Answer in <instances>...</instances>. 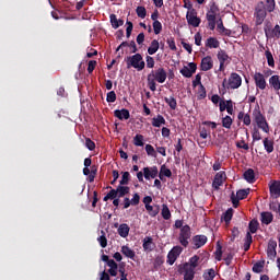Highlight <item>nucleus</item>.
Returning a JSON list of instances; mask_svg holds the SVG:
<instances>
[{"mask_svg":"<svg viewBox=\"0 0 280 280\" xmlns=\"http://www.w3.org/2000/svg\"><path fill=\"white\" fill-rule=\"evenodd\" d=\"M165 80H167V71L163 67L152 70L147 77L148 86L153 92L156 91V82L163 84Z\"/></svg>","mask_w":280,"mask_h":280,"instance_id":"nucleus-1","label":"nucleus"},{"mask_svg":"<svg viewBox=\"0 0 280 280\" xmlns=\"http://www.w3.org/2000/svg\"><path fill=\"white\" fill-rule=\"evenodd\" d=\"M218 16H220V7L215 2L210 4V9L206 13V20L208 22V30L213 32L215 30V24L218 21Z\"/></svg>","mask_w":280,"mask_h":280,"instance_id":"nucleus-2","label":"nucleus"},{"mask_svg":"<svg viewBox=\"0 0 280 280\" xmlns=\"http://www.w3.org/2000/svg\"><path fill=\"white\" fill-rule=\"evenodd\" d=\"M125 62L127 63V69H137V71H143L145 69V61L143 60V56L139 52H135L133 56H128L125 59Z\"/></svg>","mask_w":280,"mask_h":280,"instance_id":"nucleus-3","label":"nucleus"},{"mask_svg":"<svg viewBox=\"0 0 280 280\" xmlns=\"http://www.w3.org/2000/svg\"><path fill=\"white\" fill-rule=\"evenodd\" d=\"M267 16H268V11L266 10V3H264V1L258 2L254 11V19H255L256 25L257 26L262 25Z\"/></svg>","mask_w":280,"mask_h":280,"instance_id":"nucleus-4","label":"nucleus"},{"mask_svg":"<svg viewBox=\"0 0 280 280\" xmlns=\"http://www.w3.org/2000/svg\"><path fill=\"white\" fill-rule=\"evenodd\" d=\"M223 89H240L242 86V77L237 72H232L229 79H224L222 82Z\"/></svg>","mask_w":280,"mask_h":280,"instance_id":"nucleus-5","label":"nucleus"},{"mask_svg":"<svg viewBox=\"0 0 280 280\" xmlns=\"http://www.w3.org/2000/svg\"><path fill=\"white\" fill-rule=\"evenodd\" d=\"M189 240H191V228L189 225H184L180 229L178 242L184 248H187V246H189Z\"/></svg>","mask_w":280,"mask_h":280,"instance_id":"nucleus-6","label":"nucleus"},{"mask_svg":"<svg viewBox=\"0 0 280 280\" xmlns=\"http://www.w3.org/2000/svg\"><path fill=\"white\" fill-rule=\"evenodd\" d=\"M248 194H250V188L247 189H240L238 191L232 192L231 195V201L235 209L240 207V200H245V198H248Z\"/></svg>","mask_w":280,"mask_h":280,"instance_id":"nucleus-7","label":"nucleus"},{"mask_svg":"<svg viewBox=\"0 0 280 280\" xmlns=\"http://www.w3.org/2000/svg\"><path fill=\"white\" fill-rule=\"evenodd\" d=\"M254 121L262 130V132H270V126H268V121L266 120V116L261 114V112L254 113Z\"/></svg>","mask_w":280,"mask_h":280,"instance_id":"nucleus-8","label":"nucleus"},{"mask_svg":"<svg viewBox=\"0 0 280 280\" xmlns=\"http://www.w3.org/2000/svg\"><path fill=\"white\" fill-rule=\"evenodd\" d=\"M186 21L191 27H200V23H202V20L198 18V11H196V9L187 11Z\"/></svg>","mask_w":280,"mask_h":280,"instance_id":"nucleus-9","label":"nucleus"},{"mask_svg":"<svg viewBox=\"0 0 280 280\" xmlns=\"http://www.w3.org/2000/svg\"><path fill=\"white\" fill-rule=\"evenodd\" d=\"M183 253V247L180 246H174L167 254L166 262L168 266H174L176 264V259L180 257V254Z\"/></svg>","mask_w":280,"mask_h":280,"instance_id":"nucleus-10","label":"nucleus"},{"mask_svg":"<svg viewBox=\"0 0 280 280\" xmlns=\"http://www.w3.org/2000/svg\"><path fill=\"white\" fill-rule=\"evenodd\" d=\"M253 80L255 82L256 89H259L260 91H266V86H268V83L266 82V77L261 72H255L253 75Z\"/></svg>","mask_w":280,"mask_h":280,"instance_id":"nucleus-11","label":"nucleus"},{"mask_svg":"<svg viewBox=\"0 0 280 280\" xmlns=\"http://www.w3.org/2000/svg\"><path fill=\"white\" fill-rule=\"evenodd\" d=\"M197 69L198 65H196V62H189L188 67L184 66L183 69L179 70V73H182L184 78H191Z\"/></svg>","mask_w":280,"mask_h":280,"instance_id":"nucleus-12","label":"nucleus"},{"mask_svg":"<svg viewBox=\"0 0 280 280\" xmlns=\"http://www.w3.org/2000/svg\"><path fill=\"white\" fill-rule=\"evenodd\" d=\"M226 179V173L224 171H220L215 174L214 179L212 182L213 189H220L224 185V180Z\"/></svg>","mask_w":280,"mask_h":280,"instance_id":"nucleus-13","label":"nucleus"},{"mask_svg":"<svg viewBox=\"0 0 280 280\" xmlns=\"http://www.w3.org/2000/svg\"><path fill=\"white\" fill-rule=\"evenodd\" d=\"M207 242H208L207 235H202V234L195 235L192 237V248L195 250H198V248H202V246H205Z\"/></svg>","mask_w":280,"mask_h":280,"instance_id":"nucleus-14","label":"nucleus"},{"mask_svg":"<svg viewBox=\"0 0 280 280\" xmlns=\"http://www.w3.org/2000/svg\"><path fill=\"white\" fill-rule=\"evenodd\" d=\"M267 256L271 261L277 258V241L270 240L267 247Z\"/></svg>","mask_w":280,"mask_h":280,"instance_id":"nucleus-15","label":"nucleus"},{"mask_svg":"<svg viewBox=\"0 0 280 280\" xmlns=\"http://www.w3.org/2000/svg\"><path fill=\"white\" fill-rule=\"evenodd\" d=\"M142 172L145 180H150V178H156V176H159V167L156 166L143 167Z\"/></svg>","mask_w":280,"mask_h":280,"instance_id":"nucleus-16","label":"nucleus"},{"mask_svg":"<svg viewBox=\"0 0 280 280\" xmlns=\"http://www.w3.org/2000/svg\"><path fill=\"white\" fill-rule=\"evenodd\" d=\"M213 69V58L211 56H206L201 59L200 70L211 71Z\"/></svg>","mask_w":280,"mask_h":280,"instance_id":"nucleus-17","label":"nucleus"},{"mask_svg":"<svg viewBox=\"0 0 280 280\" xmlns=\"http://www.w3.org/2000/svg\"><path fill=\"white\" fill-rule=\"evenodd\" d=\"M179 272H184V280H194L196 277V269H191L190 267H186L185 265L179 268Z\"/></svg>","mask_w":280,"mask_h":280,"instance_id":"nucleus-18","label":"nucleus"},{"mask_svg":"<svg viewBox=\"0 0 280 280\" xmlns=\"http://www.w3.org/2000/svg\"><path fill=\"white\" fill-rule=\"evenodd\" d=\"M114 116H116L117 119H120V121H124V119L128 120L130 119V110L126 108L116 109L114 110Z\"/></svg>","mask_w":280,"mask_h":280,"instance_id":"nucleus-19","label":"nucleus"},{"mask_svg":"<svg viewBox=\"0 0 280 280\" xmlns=\"http://www.w3.org/2000/svg\"><path fill=\"white\" fill-rule=\"evenodd\" d=\"M269 84L271 86V89H273V91H276V93H279L280 91V77L279 74H273L269 78Z\"/></svg>","mask_w":280,"mask_h":280,"instance_id":"nucleus-20","label":"nucleus"},{"mask_svg":"<svg viewBox=\"0 0 280 280\" xmlns=\"http://www.w3.org/2000/svg\"><path fill=\"white\" fill-rule=\"evenodd\" d=\"M272 220H275L272 212L265 211L260 213L261 224H266L268 226V224H272Z\"/></svg>","mask_w":280,"mask_h":280,"instance_id":"nucleus-21","label":"nucleus"},{"mask_svg":"<svg viewBox=\"0 0 280 280\" xmlns=\"http://www.w3.org/2000/svg\"><path fill=\"white\" fill-rule=\"evenodd\" d=\"M269 191H270L271 196H276V198H280V180H275L269 186Z\"/></svg>","mask_w":280,"mask_h":280,"instance_id":"nucleus-22","label":"nucleus"},{"mask_svg":"<svg viewBox=\"0 0 280 280\" xmlns=\"http://www.w3.org/2000/svg\"><path fill=\"white\" fill-rule=\"evenodd\" d=\"M198 261H200V256L195 255L190 257L188 262H185L184 266L186 268H191L192 270H196V268H198Z\"/></svg>","mask_w":280,"mask_h":280,"instance_id":"nucleus-23","label":"nucleus"},{"mask_svg":"<svg viewBox=\"0 0 280 280\" xmlns=\"http://www.w3.org/2000/svg\"><path fill=\"white\" fill-rule=\"evenodd\" d=\"M206 47H208V49H218L220 47V40L215 37H209L206 40Z\"/></svg>","mask_w":280,"mask_h":280,"instance_id":"nucleus-24","label":"nucleus"},{"mask_svg":"<svg viewBox=\"0 0 280 280\" xmlns=\"http://www.w3.org/2000/svg\"><path fill=\"white\" fill-rule=\"evenodd\" d=\"M262 143H264V148L268 154H272V152H275V141H272L268 138H265Z\"/></svg>","mask_w":280,"mask_h":280,"instance_id":"nucleus-25","label":"nucleus"},{"mask_svg":"<svg viewBox=\"0 0 280 280\" xmlns=\"http://www.w3.org/2000/svg\"><path fill=\"white\" fill-rule=\"evenodd\" d=\"M153 244H154V242L151 236L144 237L143 243H142L143 250H149V252L154 250V247H152Z\"/></svg>","mask_w":280,"mask_h":280,"instance_id":"nucleus-26","label":"nucleus"},{"mask_svg":"<svg viewBox=\"0 0 280 280\" xmlns=\"http://www.w3.org/2000/svg\"><path fill=\"white\" fill-rule=\"evenodd\" d=\"M109 21L114 30H118V27H121V25H124V20H118L116 14H110Z\"/></svg>","mask_w":280,"mask_h":280,"instance_id":"nucleus-27","label":"nucleus"},{"mask_svg":"<svg viewBox=\"0 0 280 280\" xmlns=\"http://www.w3.org/2000/svg\"><path fill=\"white\" fill-rule=\"evenodd\" d=\"M166 121L163 115H158L156 117L152 118V126L153 128H161V126H165Z\"/></svg>","mask_w":280,"mask_h":280,"instance_id":"nucleus-28","label":"nucleus"},{"mask_svg":"<svg viewBox=\"0 0 280 280\" xmlns=\"http://www.w3.org/2000/svg\"><path fill=\"white\" fill-rule=\"evenodd\" d=\"M160 47H161V45L159 44V39H153L151 42L150 47L148 48L149 56H154V54H156V51H159Z\"/></svg>","mask_w":280,"mask_h":280,"instance_id":"nucleus-29","label":"nucleus"},{"mask_svg":"<svg viewBox=\"0 0 280 280\" xmlns=\"http://www.w3.org/2000/svg\"><path fill=\"white\" fill-rule=\"evenodd\" d=\"M130 234V226L126 223H121L118 228V235L120 237H127Z\"/></svg>","mask_w":280,"mask_h":280,"instance_id":"nucleus-30","label":"nucleus"},{"mask_svg":"<svg viewBox=\"0 0 280 280\" xmlns=\"http://www.w3.org/2000/svg\"><path fill=\"white\" fill-rule=\"evenodd\" d=\"M116 194H117L118 198H124V196H127V194H130V187L119 185L116 188Z\"/></svg>","mask_w":280,"mask_h":280,"instance_id":"nucleus-31","label":"nucleus"},{"mask_svg":"<svg viewBox=\"0 0 280 280\" xmlns=\"http://www.w3.org/2000/svg\"><path fill=\"white\" fill-rule=\"evenodd\" d=\"M250 244H253V235L250 234V232H247L243 245L245 253H248V250H250Z\"/></svg>","mask_w":280,"mask_h":280,"instance_id":"nucleus-32","label":"nucleus"},{"mask_svg":"<svg viewBox=\"0 0 280 280\" xmlns=\"http://www.w3.org/2000/svg\"><path fill=\"white\" fill-rule=\"evenodd\" d=\"M243 176L247 183H255V170L248 168L244 172Z\"/></svg>","mask_w":280,"mask_h":280,"instance_id":"nucleus-33","label":"nucleus"},{"mask_svg":"<svg viewBox=\"0 0 280 280\" xmlns=\"http://www.w3.org/2000/svg\"><path fill=\"white\" fill-rule=\"evenodd\" d=\"M121 253H122V255H125V257H128V259H135V257H136L135 250H132L127 245H124L121 247Z\"/></svg>","mask_w":280,"mask_h":280,"instance_id":"nucleus-34","label":"nucleus"},{"mask_svg":"<svg viewBox=\"0 0 280 280\" xmlns=\"http://www.w3.org/2000/svg\"><path fill=\"white\" fill-rule=\"evenodd\" d=\"M164 102L170 106L171 110H176L178 103L174 96L164 97Z\"/></svg>","mask_w":280,"mask_h":280,"instance_id":"nucleus-35","label":"nucleus"},{"mask_svg":"<svg viewBox=\"0 0 280 280\" xmlns=\"http://www.w3.org/2000/svg\"><path fill=\"white\" fill-rule=\"evenodd\" d=\"M266 38H280V25L277 24L273 28H271V32L267 34Z\"/></svg>","mask_w":280,"mask_h":280,"instance_id":"nucleus-36","label":"nucleus"},{"mask_svg":"<svg viewBox=\"0 0 280 280\" xmlns=\"http://www.w3.org/2000/svg\"><path fill=\"white\" fill-rule=\"evenodd\" d=\"M266 266V261H257L256 264H254L252 270L253 272H255L256 275H259L260 272H264V268Z\"/></svg>","mask_w":280,"mask_h":280,"instance_id":"nucleus-37","label":"nucleus"},{"mask_svg":"<svg viewBox=\"0 0 280 280\" xmlns=\"http://www.w3.org/2000/svg\"><path fill=\"white\" fill-rule=\"evenodd\" d=\"M237 119L243 120L244 126H250V115L249 114L240 112L237 115Z\"/></svg>","mask_w":280,"mask_h":280,"instance_id":"nucleus-38","label":"nucleus"},{"mask_svg":"<svg viewBox=\"0 0 280 280\" xmlns=\"http://www.w3.org/2000/svg\"><path fill=\"white\" fill-rule=\"evenodd\" d=\"M217 58H218L219 62H226L230 59L229 54H226V50H224V49H220L218 51Z\"/></svg>","mask_w":280,"mask_h":280,"instance_id":"nucleus-39","label":"nucleus"},{"mask_svg":"<svg viewBox=\"0 0 280 280\" xmlns=\"http://www.w3.org/2000/svg\"><path fill=\"white\" fill-rule=\"evenodd\" d=\"M222 219L224 220L225 224H231V220H233V208L228 209L223 213Z\"/></svg>","mask_w":280,"mask_h":280,"instance_id":"nucleus-40","label":"nucleus"},{"mask_svg":"<svg viewBox=\"0 0 280 280\" xmlns=\"http://www.w3.org/2000/svg\"><path fill=\"white\" fill-rule=\"evenodd\" d=\"M248 229H249V233H257V231L259 230V221L253 219L249 224H248Z\"/></svg>","mask_w":280,"mask_h":280,"instance_id":"nucleus-41","label":"nucleus"},{"mask_svg":"<svg viewBox=\"0 0 280 280\" xmlns=\"http://www.w3.org/2000/svg\"><path fill=\"white\" fill-rule=\"evenodd\" d=\"M102 235L97 238V242L100 243V246L102 248H106L108 246V240L106 238V233L104 231H101Z\"/></svg>","mask_w":280,"mask_h":280,"instance_id":"nucleus-42","label":"nucleus"},{"mask_svg":"<svg viewBox=\"0 0 280 280\" xmlns=\"http://www.w3.org/2000/svg\"><path fill=\"white\" fill-rule=\"evenodd\" d=\"M222 245L220 244V242L217 243V247H215V252H214V257L217 261H222Z\"/></svg>","mask_w":280,"mask_h":280,"instance_id":"nucleus-43","label":"nucleus"},{"mask_svg":"<svg viewBox=\"0 0 280 280\" xmlns=\"http://www.w3.org/2000/svg\"><path fill=\"white\" fill-rule=\"evenodd\" d=\"M275 8H277V2L275 0H266L265 9L267 12H275Z\"/></svg>","mask_w":280,"mask_h":280,"instance_id":"nucleus-44","label":"nucleus"},{"mask_svg":"<svg viewBox=\"0 0 280 280\" xmlns=\"http://www.w3.org/2000/svg\"><path fill=\"white\" fill-rule=\"evenodd\" d=\"M143 135H136L133 137V144L137 145V148H143Z\"/></svg>","mask_w":280,"mask_h":280,"instance_id":"nucleus-45","label":"nucleus"},{"mask_svg":"<svg viewBox=\"0 0 280 280\" xmlns=\"http://www.w3.org/2000/svg\"><path fill=\"white\" fill-rule=\"evenodd\" d=\"M162 218L164 220H170V218H172V212L170 211L167 205L162 206Z\"/></svg>","mask_w":280,"mask_h":280,"instance_id":"nucleus-46","label":"nucleus"},{"mask_svg":"<svg viewBox=\"0 0 280 280\" xmlns=\"http://www.w3.org/2000/svg\"><path fill=\"white\" fill-rule=\"evenodd\" d=\"M205 280H213L215 279V269L211 268L208 271L203 272Z\"/></svg>","mask_w":280,"mask_h":280,"instance_id":"nucleus-47","label":"nucleus"},{"mask_svg":"<svg viewBox=\"0 0 280 280\" xmlns=\"http://www.w3.org/2000/svg\"><path fill=\"white\" fill-rule=\"evenodd\" d=\"M222 126H223V128H226L228 130L231 129V126H233V118H231V116H225L222 119Z\"/></svg>","mask_w":280,"mask_h":280,"instance_id":"nucleus-48","label":"nucleus"},{"mask_svg":"<svg viewBox=\"0 0 280 280\" xmlns=\"http://www.w3.org/2000/svg\"><path fill=\"white\" fill-rule=\"evenodd\" d=\"M144 150L148 156H153V159H156V150H154V147H152V144H145Z\"/></svg>","mask_w":280,"mask_h":280,"instance_id":"nucleus-49","label":"nucleus"},{"mask_svg":"<svg viewBox=\"0 0 280 280\" xmlns=\"http://www.w3.org/2000/svg\"><path fill=\"white\" fill-rule=\"evenodd\" d=\"M197 97H198V100H205V97H207V89L205 88L203 84L199 85V90L197 92Z\"/></svg>","mask_w":280,"mask_h":280,"instance_id":"nucleus-50","label":"nucleus"},{"mask_svg":"<svg viewBox=\"0 0 280 280\" xmlns=\"http://www.w3.org/2000/svg\"><path fill=\"white\" fill-rule=\"evenodd\" d=\"M265 56H266L268 65L270 67L275 68V57L272 56V52H270V50H266Z\"/></svg>","mask_w":280,"mask_h":280,"instance_id":"nucleus-51","label":"nucleus"},{"mask_svg":"<svg viewBox=\"0 0 280 280\" xmlns=\"http://www.w3.org/2000/svg\"><path fill=\"white\" fill-rule=\"evenodd\" d=\"M136 13L139 19H145V16H148V11L145 10V7H138L136 9Z\"/></svg>","mask_w":280,"mask_h":280,"instance_id":"nucleus-52","label":"nucleus"},{"mask_svg":"<svg viewBox=\"0 0 280 280\" xmlns=\"http://www.w3.org/2000/svg\"><path fill=\"white\" fill-rule=\"evenodd\" d=\"M153 31L155 35L161 34V32H163V24H161L160 21L153 22Z\"/></svg>","mask_w":280,"mask_h":280,"instance_id":"nucleus-53","label":"nucleus"},{"mask_svg":"<svg viewBox=\"0 0 280 280\" xmlns=\"http://www.w3.org/2000/svg\"><path fill=\"white\" fill-rule=\"evenodd\" d=\"M149 215H151V218H156V215H159V208H153L152 206H147L145 207Z\"/></svg>","mask_w":280,"mask_h":280,"instance_id":"nucleus-54","label":"nucleus"},{"mask_svg":"<svg viewBox=\"0 0 280 280\" xmlns=\"http://www.w3.org/2000/svg\"><path fill=\"white\" fill-rule=\"evenodd\" d=\"M106 101L109 104H113V103L117 102V94L115 93V91H110V92L107 93Z\"/></svg>","mask_w":280,"mask_h":280,"instance_id":"nucleus-55","label":"nucleus"},{"mask_svg":"<svg viewBox=\"0 0 280 280\" xmlns=\"http://www.w3.org/2000/svg\"><path fill=\"white\" fill-rule=\"evenodd\" d=\"M129 180H130V173L129 172H124L122 177L119 182L120 185H128Z\"/></svg>","mask_w":280,"mask_h":280,"instance_id":"nucleus-56","label":"nucleus"},{"mask_svg":"<svg viewBox=\"0 0 280 280\" xmlns=\"http://www.w3.org/2000/svg\"><path fill=\"white\" fill-rule=\"evenodd\" d=\"M160 172H161L166 178H172V170L166 168L165 165H162V166H161Z\"/></svg>","mask_w":280,"mask_h":280,"instance_id":"nucleus-57","label":"nucleus"},{"mask_svg":"<svg viewBox=\"0 0 280 280\" xmlns=\"http://www.w3.org/2000/svg\"><path fill=\"white\" fill-rule=\"evenodd\" d=\"M166 44L168 45L170 49L172 51H176V40L174 39V37H170L166 39Z\"/></svg>","mask_w":280,"mask_h":280,"instance_id":"nucleus-58","label":"nucleus"},{"mask_svg":"<svg viewBox=\"0 0 280 280\" xmlns=\"http://www.w3.org/2000/svg\"><path fill=\"white\" fill-rule=\"evenodd\" d=\"M145 60H147V68L148 69H154V65H156V62L154 61V57L147 56Z\"/></svg>","mask_w":280,"mask_h":280,"instance_id":"nucleus-59","label":"nucleus"},{"mask_svg":"<svg viewBox=\"0 0 280 280\" xmlns=\"http://www.w3.org/2000/svg\"><path fill=\"white\" fill-rule=\"evenodd\" d=\"M202 84V75L200 73L196 74L195 80L192 81V86L196 89V86H200Z\"/></svg>","mask_w":280,"mask_h":280,"instance_id":"nucleus-60","label":"nucleus"},{"mask_svg":"<svg viewBox=\"0 0 280 280\" xmlns=\"http://www.w3.org/2000/svg\"><path fill=\"white\" fill-rule=\"evenodd\" d=\"M85 147L88 148V150L93 151V150H95V142L93 140H91V138H86Z\"/></svg>","mask_w":280,"mask_h":280,"instance_id":"nucleus-61","label":"nucleus"},{"mask_svg":"<svg viewBox=\"0 0 280 280\" xmlns=\"http://www.w3.org/2000/svg\"><path fill=\"white\" fill-rule=\"evenodd\" d=\"M95 67H97V61L90 60L88 63V72L93 73V71H95Z\"/></svg>","mask_w":280,"mask_h":280,"instance_id":"nucleus-62","label":"nucleus"},{"mask_svg":"<svg viewBox=\"0 0 280 280\" xmlns=\"http://www.w3.org/2000/svg\"><path fill=\"white\" fill-rule=\"evenodd\" d=\"M127 28H126V36H127V38H130V36L132 35V30H133V24H132V22H130V21H127Z\"/></svg>","mask_w":280,"mask_h":280,"instance_id":"nucleus-63","label":"nucleus"},{"mask_svg":"<svg viewBox=\"0 0 280 280\" xmlns=\"http://www.w3.org/2000/svg\"><path fill=\"white\" fill-rule=\"evenodd\" d=\"M233 253H228L224 257V261L226 266H231V264H233Z\"/></svg>","mask_w":280,"mask_h":280,"instance_id":"nucleus-64","label":"nucleus"}]
</instances>
